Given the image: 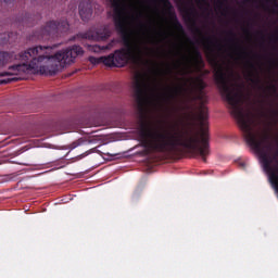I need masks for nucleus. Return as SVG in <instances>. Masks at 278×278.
<instances>
[{
  "mask_svg": "<svg viewBox=\"0 0 278 278\" xmlns=\"http://www.w3.org/2000/svg\"><path fill=\"white\" fill-rule=\"evenodd\" d=\"M244 34L249 35V30H248V29H244Z\"/></svg>",
  "mask_w": 278,
  "mask_h": 278,
  "instance_id": "nucleus-27",
  "label": "nucleus"
},
{
  "mask_svg": "<svg viewBox=\"0 0 278 278\" xmlns=\"http://www.w3.org/2000/svg\"><path fill=\"white\" fill-rule=\"evenodd\" d=\"M78 13L83 22L90 21V17L92 16V4L89 0L80 1V4L78 5Z\"/></svg>",
  "mask_w": 278,
  "mask_h": 278,
  "instance_id": "nucleus-8",
  "label": "nucleus"
},
{
  "mask_svg": "<svg viewBox=\"0 0 278 278\" xmlns=\"http://www.w3.org/2000/svg\"><path fill=\"white\" fill-rule=\"evenodd\" d=\"M270 114H271V119H274V123H277V121H278V111L277 110H271Z\"/></svg>",
  "mask_w": 278,
  "mask_h": 278,
  "instance_id": "nucleus-21",
  "label": "nucleus"
},
{
  "mask_svg": "<svg viewBox=\"0 0 278 278\" xmlns=\"http://www.w3.org/2000/svg\"><path fill=\"white\" fill-rule=\"evenodd\" d=\"M202 2H204V0H202Z\"/></svg>",
  "mask_w": 278,
  "mask_h": 278,
  "instance_id": "nucleus-29",
  "label": "nucleus"
},
{
  "mask_svg": "<svg viewBox=\"0 0 278 278\" xmlns=\"http://www.w3.org/2000/svg\"><path fill=\"white\" fill-rule=\"evenodd\" d=\"M58 45L50 47H33L18 54L21 64H15L9 67V71L0 73V77H9L0 80V85L20 81V75L25 73H46L48 75H55L58 72L73 64L75 58L81 56L84 51L80 46L74 45L63 51H58L51 54Z\"/></svg>",
  "mask_w": 278,
  "mask_h": 278,
  "instance_id": "nucleus-2",
  "label": "nucleus"
},
{
  "mask_svg": "<svg viewBox=\"0 0 278 278\" xmlns=\"http://www.w3.org/2000/svg\"><path fill=\"white\" fill-rule=\"evenodd\" d=\"M198 122H200V131L190 127L175 132L161 131L142 123L140 126L142 148L163 154H173L177 148H182L202 157V162H205L204 157L210 154V143L207 142V130L204 129L205 122H207V108L204 105H200Z\"/></svg>",
  "mask_w": 278,
  "mask_h": 278,
  "instance_id": "nucleus-1",
  "label": "nucleus"
},
{
  "mask_svg": "<svg viewBox=\"0 0 278 278\" xmlns=\"http://www.w3.org/2000/svg\"><path fill=\"white\" fill-rule=\"evenodd\" d=\"M267 90L271 92H277V85L269 84V86L267 87Z\"/></svg>",
  "mask_w": 278,
  "mask_h": 278,
  "instance_id": "nucleus-23",
  "label": "nucleus"
},
{
  "mask_svg": "<svg viewBox=\"0 0 278 278\" xmlns=\"http://www.w3.org/2000/svg\"><path fill=\"white\" fill-rule=\"evenodd\" d=\"M11 61V54L8 52H0V68L5 66Z\"/></svg>",
  "mask_w": 278,
  "mask_h": 278,
  "instance_id": "nucleus-15",
  "label": "nucleus"
},
{
  "mask_svg": "<svg viewBox=\"0 0 278 278\" xmlns=\"http://www.w3.org/2000/svg\"><path fill=\"white\" fill-rule=\"evenodd\" d=\"M134 98L140 118H144V113L148 111V92L150 91V84L147 76L143 74H136L132 83Z\"/></svg>",
  "mask_w": 278,
  "mask_h": 278,
  "instance_id": "nucleus-4",
  "label": "nucleus"
},
{
  "mask_svg": "<svg viewBox=\"0 0 278 278\" xmlns=\"http://www.w3.org/2000/svg\"><path fill=\"white\" fill-rule=\"evenodd\" d=\"M247 66L252 70L247 74L248 80H250L252 85L256 86V88H260V90H263L262 79L260 78V74L256 73V66H254V63H252V61H247Z\"/></svg>",
  "mask_w": 278,
  "mask_h": 278,
  "instance_id": "nucleus-9",
  "label": "nucleus"
},
{
  "mask_svg": "<svg viewBox=\"0 0 278 278\" xmlns=\"http://www.w3.org/2000/svg\"><path fill=\"white\" fill-rule=\"evenodd\" d=\"M78 39H85V40H98V41H104L108 38H110V29L108 27L102 28V30H98L96 33L92 31H85L78 34Z\"/></svg>",
  "mask_w": 278,
  "mask_h": 278,
  "instance_id": "nucleus-7",
  "label": "nucleus"
},
{
  "mask_svg": "<svg viewBox=\"0 0 278 278\" xmlns=\"http://www.w3.org/2000/svg\"><path fill=\"white\" fill-rule=\"evenodd\" d=\"M244 1L249 2V1H251V0H244Z\"/></svg>",
  "mask_w": 278,
  "mask_h": 278,
  "instance_id": "nucleus-28",
  "label": "nucleus"
},
{
  "mask_svg": "<svg viewBox=\"0 0 278 278\" xmlns=\"http://www.w3.org/2000/svg\"><path fill=\"white\" fill-rule=\"evenodd\" d=\"M160 3L163 4V7H164L167 11L173 10V3H169V0H160Z\"/></svg>",
  "mask_w": 278,
  "mask_h": 278,
  "instance_id": "nucleus-17",
  "label": "nucleus"
},
{
  "mask_svg": "<svg viewBox=\"0 0 278 278\" xmlns=\"http://www.w3.org/2000/svg\"><path fill=\"white\" fill-rule=\"evenodd\" d=\"M180 12H182L184 14L185 23H187V25H190V28L192 29V31H194V34L202 36V31L200 30V28L197 27V22L194 20V15H195L194 8L193 7L188 8L185 3H182L180 5Z\"/></svg>",
  "mask_w": 278,
  "mask_h": 278,
  "instance_id": "nucleus-6",
  "label": "nucleus"
},
{
  "mask_svg": "<svg viewBox=\"0 0 278 278\" xmlns=\"http://www.w3.org/2000/svg\"><path fill=\"white\" fill-rule=\"evenodd\" d=\"M185 61L192 62L197 65L202 64V54L200 53V50L194 49L192 51V55L190 56H184Z\"/></svg>",
  "mask_w": 278,
  "mask_h": 278,
  "instance_id": "nucleus-13",
  "label": "nucleus"
},
{
  "mask_svg": "<svg viewBox=\"0 0 278 278\" xmlns=\"http://www.w3.org/2000/svg\"><path fill=\"white\" fill-rule=\"evenodd\" d=\"M14 0H3L5 4H11Z\"/></svg>",
  "mask_w": 278,
  "mask_h": 278,
  "instance_id": "nucleus-25",
  "label": "nucleus"
},
{
  "mask_svg": "<svg viewBox=\"0 0 278 278\" xmlns=\"http://www.w3.org/2000/svg\"><path fill=\"white\" fill-rule=\"evenodd\" d=\"M187 92L184 85H175L173 87H167V99L177 100V98L182 97Z\"/></svg>",
  "mask_w": 278,
  "mask_h": 278,
  "instance_id": "nucleus-10",
  "label": "nucleus"
},
{
  "mask_svg": "<svg viewBox=\"0 0 278 278\" xmlns=\"http://www.w3.org/2000/svg\"><path fill=\"white\" fill-rule=\"evenodd\" d=\"M227 36L230 37L229 42H236L237 41L235 31H231V30L227 31Z\"/></svg>",
  "mask_w": 278,
  "mask_h": 278,
  "instance_id": "nucleus-20",
  "label": "nucleus"
},
{
  "mask_svg": "<svg viewBox=\"0 0 278 278\" xmlns=\"http://www.w3.org/2000/svg\"><path fill=\"white\" fill-rule=\"evenodd\" d=\"M117 43H119L118 39H113L110 40V42H108V45H90V51L92 53H100L102 51H110L112 48H114L115 46H117Z\"/></svg>",
  "mask_w": 278,
  "mask_h": 278,
  "instance_id": "nucleus-11",
  "label": "nucleus"
},
{
  "mask_svg": "<svg viewBox=\"0 0 278 278\" xmlns=\"http://www.w3.org/2000/svg\"><path fill=\"white\" fill-rule=\"evenodd\" d=\"M237 50H239V58H247L249 56V52L244 50V48L239 47V45H236Z\"/></svg>",
  "mask_w": 278,
  "mask_h": 278,
  "instance_id": "nucleus-16",
  "label": "nucleus"
},
{
  "mask_svg": "<svg viewBox=\"0 0 278 278\" xmlns=\"http://www.w3.org/2000/svg\"><path fill=\"white\" fill-rule=\"evenodd\" d=\"M237 125H239V130H242L247 144L252 147L256 154H260L262 169L267 174L271 188L278 194V149L269 155L271 144H264L269 140V135L256 132L254 122H237Z\"/></svg>",
  "mask_w": 278,
  "mask_h": 278,
  "instance_id": "nucleus-3",
  "label": "nucleus"
},
{
  "mask_svg": "<svg viewBox=\"0 0 278 278\" xmlns=\"http://www.w3.org/2000/svg\"><path fill=\"white\" fill-rule=\"evenodd\" d=\"M172 18H173V27L175 28V30L177 33H185V29L182 28V24H179V21H177V16L175 15V13H172Z\"/></svg>",
  "mask_w": 278,
  "mask_h": 278,
  "instance_id": "nucleus-14",
  "label": "nucleus"
},
{
  "mask_svg": "<svg viewBox=\"0 0 278 278\" xmlns=\"http://www.w3.org/2000/svg\"><path fill=\"white\" fill-rule=\"evenodd\" d=\"M202 41L204 42V49L207 50L208 54H207V58L210 59V63L212 65H215L217 66V58L214 56V52L212 50V46L214 45V41H212V38L210 37H202Z\"/></svg>",
  "mask_w": 278,
  "mask_h": 278,
  "instance_id": "nucleus-12",
  "label": "nucleus"
},
{
  "mask_svg": "<svg viewBox=\"0 0 278 278\" xmlns=\"http://www.w3.org/2000/svg\"><path fill=\"white\" fill-rule=\"evenodd\" d=\"M67 22L61 21H50L46 23L43 28H40L39 31L33 33V38H36V40H48L56 38L60 34H63L67 31Z\"/></svg>",
  "mask_w": 278,
  "mask_h": 278,
  "instance_id": "nucleus-5",
  "label": "nucleus"
},
{
  "mask_svg": "<svg viewBox=\"0 0 278 278\" xmlns=\"http://www.w3.org/2000/svg\"><path fill=\"white\" fill-rule=\"evenodd\" d=\"M140 27L150 29V26L144 25V24H140Z\"/></svg>",
  "mask_w": 278,
  "mask_h": 278,
  "instance_id": "nucleus-26",
  "label": "nucleus"
},
{
  "mask_svg": "<svg viewBox=\"0 0 278 278\" xmlns=\"http://www.w3.org/2000/svg\"><path fill=\"white\" fill-rule=\"evenodd\" d=\"M222 8H225V1L217 0V9H219L224 12H227L228 8H225V9H222Z\"/></svg>",
  "mask_w": 278,
  "mask_h": 278,
  "instance_id": "nucleus-19",
  "label": "nucleus"
},
{
  "mask_svg": "<svg viewBox=\"0 0 278 278\" xmlns=\"http://www.w3.org/2000/svg\"><path fill=\"white\" fill-rule=\"evenodd\" d=\"M267 2H271V3H274V8H277V1H274V0H267Z\"/></svg>",
  "mask_w": 278,
  "mask_h": 278,
  "instance_id": "nucleus-24",
  "label": "nucleus"
},
{
  "mask_svg": "<svg viewBox=\"0 0 278 278\" xmlns=\"http://www.w3.org/2000/svg\"><path fill=\"white\" fill-rule=\"evenodd\" d=\"M81 143L83 140L73 141V143H71V149H76L77 147H80Z\"/></svg>",
  "mask_w": 278,
  "mask_h": 278,
  "instance_id": "nucleus-22",
  "label": "nucleus"
},
{
  "mask_svg": "<svg viewBox=\"0 0 278 278\" xmlns=\"http://www.w3.org/2000/svg\"><path fill=\"white\" fill-rule=\"evenodd\" d=\"M194 86L198 87V90L200 91L204 90V81H202V79H198V81L194 83Z\"/></svg>",
  "mask_w": 278,
  "mask_h": 278,
  "instance_id": "nucleus-18",
  "label": "nucleus"
}]
</instances>
